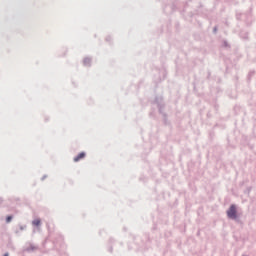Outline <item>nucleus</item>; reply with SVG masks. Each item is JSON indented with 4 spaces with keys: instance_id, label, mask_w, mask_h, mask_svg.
<instances>
[{
    "instance_id": "f257e3e1",
    "label": "nucleus",
    "mask_w": 256,
    "mask_h": 256,
    "mask_svg": "<svg viewBox=\"0 0 256 256\" xmlns=\"http://www.w3.org/2000/svg\"><path fill=\"white\" fill-rule=\"evenodd\" d=\"M227 215L230 219H237V209L235 205H232L229 210L227 211Z\"/></svg>"
},
{
    "instance_id": "f03ea898",
    "label": "nucleus",
    "mask_w": 256,
    "mask_h": 256,
    "mask_svg": "<svg viewBox=\"0 0 256 256\" xmlns=\"http://www.w3.org/2000/svg\"><path fill=\"white\" fill-rule=\"evenodd\" d=\"M85 157H86L85 152H81L76 157H74V162L78 163V161H81L82 159H85Z\"/></svg>"
},
{
    "instance_id": "7ed1b4c3",
    "label": "nucleus",
    "mask_w": 256,
    "mask_h": 256,
    "mask_svg": "<svg viewBox=\"0 0 256 256\" xmlns=\"http://www.w3.org/2000/svg\"><path fill=\"white\" fill-rule=\"evenodd\" d=\"M32 225H34L35 227H39V225H41V219H35L34 221H32Z\"/></svg>"
},
{
    "instance_id": "20e7f679",
    "label": "nucleus",
    "mask_w": 256,
    "mask_h": 256,
    "mask_svg": "<svg viewBox=\"0 0 256 256\" xmlns=\"http://www.w3.org/2000/svg\"><path fill=\"white\" fill-rule=\"evenodd\" d=\"M13 219V217H11V216H8L7 218H6V222L7 223H11V220Z\"/></svg>"
},
{
    "instance_id": "39448f33",
    "label": "nucleus",
    "mask_w": 256,
    "mask_h": 256,
    "mask_svg": "<svg viewBox=\"0 0 256 256\" xmlns=\"http://www.w3.org/2000/svg\"><path fill=\"white\" fill-rule=\"evenodd\" d=\"M4 256H9V254H5Z\"/></svg>"
}]
</instances>
